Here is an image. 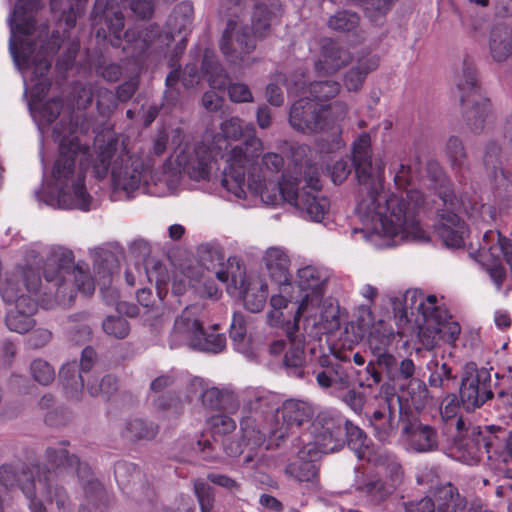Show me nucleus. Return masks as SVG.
I'll return each instance as SVG.
<instances>
[{"instance_id": "obj_45", "label": "nucleus", "mask_w": 512, "mask_h": 512, "mask_svg": "<svg viewBox=\"0 0 512 512\" xmlns=\"http://www.w3.org/2000/svg\"><path fill=\"white\" fill-rule=\"evenodd\" d=\"M35 45L32 41L15 37L10 41V51L15 63L19 67H27L34 52Z\"/></svg>"}, {"instance_id": "obj_48", "label": "nucleus", "mask_w": 512, "mask_h": 512, "mask_svg": "<svg viewBox=\"0 0 512 512\" xmlns=\"http://www.w3.org/2000/svg\"><path fill=\"white\" fill-rule=\"evenodd\" d=\"M194 492L201 512H213L215 502L214 489L204 480L196 479L194 481Z\"/></svg>"}, {"instance_id": "obj_32", "label": "nucleus", "mask_w": 512, "mask_h": 512, "mask_svg": "<svg viewBox=\"0 0 512 512\" xmlns=\"http://www.w3.org/2000/svg\"><path fill=\"white\" fill-rule=\"evenodd\" d=\"M489 53L498 63L512 57V27L505 24L495 25L489 34Z\"/></svg>"}, {"instance_id": "obj_11", "label": "nucleus", "mask_w": 512, "mask_h": 512, "mask_svg": "<svg viewBox=\"0 0 512 512\" xmlns=\"http://www.w3.org/2000/svg\"><path fill=\"white\" fill-rule=\"evenodd\" d=\"M456 85L460 92L463 119L471 132L479 134L491 117V102L482 93L472 62H463L462 74L458 77Z\"/></svg>"}, {"instance_id": "obj_25", "label": "nucleus", "mask_w": 512, "mask_h": 512, "mask_svg": "<svg viewBox=\"0 0 512 512\" xmlns=\"http://www.w3.org/2000/svg\"><path fill=\"white\" fill-rule=\"evenodd\" d=\"M402 478V467L395 465L390 468L388 477L369 480L359 490L371 504L380 505L394 495L402 483Z\"/></svg>"}, {"instance_id": "obj_61", "label": "nucleus", "mask_w": 512, "mask_h": 512, "mask_svg": "<svg viewBox=\"0 0 512 512\" xmlns=\"http://www.w3.org/2000/svg\"><path fill=\"white\" fill-rule=\"evenodd\" d=\"M246 323L242 313L235 312L230 325L229 336L235 343H242L246 336Z\"/></svg>"}, {"instance_id": "obj_51", "label": "nucleus", "mask_w": 512, "mask_h": 512, "mask_svg": "<svg viewBox=\"0 0 512 512\" xmlns=\"http://www.w3.org/2000/svg\"><path fill=\"white\" fill-rule=\"evenodd\" d=\"M104 332L117 339H124L130 332L129 322L121 316H108L102 324Z\"/></svg>"}, {"instance_id": "obj_47", "label": "nucleus", "mask_w": 512, "mask_h": 512, "mask_svg": "<svg viewBox=\"0 0 512 512\" xmlns=\"http://www.w3.org/2000/svg\"><path fill=\"white\" fill-rule=\"evenodd\" d=\"M268 297L266 284H261L256 292L252 289H245L242 292L244 307L253 313L262 311Z\"/></svg>"}, {"instance_id": "obj_40", "label": "nucleus", "mask_w": 512, "mask_h": 512, "mask_svg": "<svg viewBox=\"0 0 512 512\" xmlns=\"http://www.w3.org/2000/svg\"><path fill=\"white\" fill-rule=\"evenodd\" d=\"M343 434L345 435L347 446L355 452L357 458H364L365 452L370 446V439L364 430L347 419Z\"/></svg>"}, {"instance_id": "obj_41", "label": "nucleus", "mask_w": 512, "mask_h": 512, "mask_svg": "<svg viewBox=\"0 0 512 512\" xmlns=\"http://www.w3.org/2000/svg\"><path fill=\"white\" fill-rule=\"evenodd\" d=\"M355 5L363 7L366 16L374 24H381L395 0H350Z\"/></svg>"}, {"instance_id": "obj_60", "label": "nucleus", "mask_w": 512, "mask_h": 512, "mask_svg": "<svg viewBox=\"0 0 512 512\" xmlns=\"http://www.w3.org/2000/svg\"><path fill=\"white\" fill-rule=\"evenodd\" d=\"M225 394L223 391L216 387H211L206 389L202 395L201 400L202 404L211 410H220L223 408V399Z\"/></svg>"}, {"instance_id": "obj_43", "label": "nucleus", "mask_w": 512, "mask_h": 512, "mask_svg": "<svg viewBox=\"0 0 512 512\" xmlns=\"http://www.w3.org/2000/svg\"><path fill=\"white\" fill-rule=\"evenodd\" d=\"M360 17L356 12L341 10L332 15L327 25L330 29L338 32H350L359 26Z\"/></svg>"}, {"instance_id": "obj_10", "label": "nucleus", "mask_w": 512, "mask_h": 512, "mask_svg": "<svg viewBox=\"0 0 512 512\" xmlns=\"http://www.w3.org/2000/svg\"><path fill=\"white\" fill-rule=\"evenodd\" d=\"M347 113L348 106L344 102L324 105L303 97L291 105L288 122L293 130L304 135L326 132L332 137L331 149H339L344 145L340 123Z\"/></svg>"}, {"instance_id": "obj_4", "label": "nucleus", "mask_w": 512, "mask_h": 512, "mask_svg": "<svg viewBox=\"0 0 512 512\" xmlns=\"http://www.w3.org/2000/svg\"><path fill=\"white\" fill-rule=\"evenodd\" d=\"M95 130L94 116L74 111L64 114L53 128L54 142L58 143V157L52 177L58 187V203L62 208L89 211L92 196L85 178L91 161L90 147L82 144L78 134L87 135Z\"/></svg>"}, {"instance_id": "obj_7", "label": "nucleus", "mask_w": 512, "mask_h": 512, "mask_svg": "<svg viewBox=\"0 0 512 512\" xmlns=\"http://www.w3.org/2000/svg\"><path fill=\"white\" fill-rule=\"evenodd\" d=\"M426 172L435 195L443 205V208H438L436 211V232L445 246L461 248L464 246L468 227L458 213L463 212L469 217H478L488 213L493 219L495 209L483 204L475 193H463L458 197L455 194L452 181L438 161L430 160L426 165Z\"/></svg>"}, {"instance_id": "obj_1", "label": "nucleus", "mask_w": 512, "mask_h": 512, "mask_svg": "<svg viewBox=\"0 0 512 512\" xmlns=\"http://www.w3.org/2000/svg\"><path fill=\"white\" fill-rule=\"evenodd\" d=\"M43 275L49 284V292L44 291L41 301L46 308L56 304L72 302L76 290L85 295H92L95 283L90 275L89 266L85 262H74V254L67 249L51 252L43 264ZM42 281L38 269L23 266L6 279L1 288V296L5 303H14L5 318L9 330L23 334L30 331L38 311Z\"/></svg>"}, {"instance_id": "obj_52", "label": "nucleus", "mask_w": 512, "mask_h": 512, "mask_svg": "<svg viewBox=\"0 0 512 512\" xmlns=\"http://www.w3.org/2000/svg\"><path fill=\"white\" fill-rule=\"evenodd\" d=\"M118 98L114 92L109 89L101 88L97 91L96 106L98 113L103 117H110L118 106Z\"/></svg>"}, {"instance_id": "obj_55", "label": "nucleus", "mask_w": 512, "mask_h": 512, "mask_svg": "<svg viewBox=\"0 0 512 512\" xmlns=\"http://www.w3.org/2000/svg\"><path fill=\"white\" fill-rule=\"evenodd\" d=\"M96 74L107 82H117L120 80L123 70L118 63L107 62L105 60L98 61L95 65Z\"/></svg>"}, {"instance_id": "obj_19", "label": "nucleus", "mask_w": 512, "mask_h": 512, "mask_svg": "<svg viewBox=\"0 0 512 512\" xmlns=\"http://www.w3.org/2000/svg\"><path fill=\"white\" fill-rule=\"evenodd\" d=\"M241 439L224 440L223 449L230 457H237L244 453V462L254 460L256 450L261 447L268 436L266 427H259L256 419L252 416L243 417L240 422Z\"/></svg>"}, {"instance_id": "obj_27", "label": "nucleus", "mask_w": 512, "mask_h": 512, "mask_svg": "<svg viewBox=\"0 0 512 512\" xmlns=\"http://www.w3.org/2000/svg\"><path fill=\"white\" fill-rule=\"evenodd\" d=\"M368 345L375 356V362L381 368L389 380L395 381L398 360L393 354L396 350L395 339L390 336H382L379 338L375 334H371L368 339Z\"/></svg>"}, {"instance_id": "obj_37", "label": "nucleus", "mask_w": 512, "mask_h": 512, "mask_svg": "<svg viewBox=\"0 0 512 512\" xmlns=\"http://www.w3.org/2000/svg\"><path fill=\"white\" fill-rule=\"evenodd\" d=\"M446 157L452 170L459 176V181L464 179V172L469 169L468 156L462 140L457 136H451L447 140L445 148Z\"/></svg>"}, {"instance_id": "obj_30", "label": "nucleus", "mask_w": 512, "mask_h": 512, "mask_svg": "<svg viewBox=\"0 0 512 512\" xmlns=\"http://www.w3.org/2000/svg\"><path fill=\"white\" fill-rule=\"evenodd\" d=\"M351 59L352 56L348 50L331 39L325 40L321 47L320 58L316 63V69L325 73H334L347 65Z\"/></svg>"}, {"instance_id": "obj_15", "label": "nucleus", "mask_w": 512, "mask_h": 512, "mask_svg": "<svg viewBox=\"0 0 512 512\" xmlns=\"http://www.w3.org/2000/svg\"><path fill=\"white\" fill-rule=\"evenodd\" d=\"M400 424L402 440L410 450L418 453L437 450L439 445L437 429L430 424L422 422L418 412L401 410Z\"/></svg>"}, {"instance_id": "obj_5", "label": "nucleus", "mask_w": 512, "mask_h": 512, "mask_svg": "<svg viewBox=\"0 0 512 512\" xmlns=\"http://www.w3.org/2000/svg\"><path fill=\"white\" fill-rule=\"evenodd\" d=\"M194 7L191 2L178 3L167 20L169 31L162 32L158 24H149L143 29L131 28L124 33V15L114 2H107L104 7L96 1L92 12V25L99 41L107 42L135 60L144 58L154 43L170 45L173 33L181 35L190 33L193 22Z\"/></svg>"}, {"instance_id": "obj_42", "label": "nucleus", "mask_w": 512, "mask_h": 512, "mask_svg": "<svg viewBox=\"0 0 512 512\" xmlns=\"http://www.w3.org/2000/svg\"><path fill=\"white\" fill-rule=\"evenodd\" d=\"M319 468L313 460L299 459L290 463L286 472L299 482H313L318 478Z\"/></svg>"}, {"instance_id": "obj_56", "label": "nucleus", "mask_w": 512, "mask_h": 512, "mask_svg": "<svg viewBox=\"0 0 512 512\" xmlns=\"http://www.w3.org/2000/svg\"><path fill=\"white\" fill-rule=\"evenodd\" d=\"M437 297L435 295H428L426 301H421L417 307L419 313L422 314L426 321L434 320L436 323H440V310L436 306Z\"/></svg>"}, {"instance_id": "obj_6", "label": "nucleus", "mask_w": 512, "mask_h": 512, "mask_svg": "<svg viewBox=\"0 0 512 512\" xmlns=\"http://www.w3.org/2000/svg\"><path fill=\"white\" fill-rule=\"evenodd\" d=\"M351 160L356 178L360 185V200L356 210L362 217L380 222L387 234H395L407 225L403 211V201L395 196L386 199L385 204L378 202L383 190L384 164L374 171L372 166V140L368 132L359 134L352 143ZM409 226L414 227L412 221Z\"/></svg>"}, {"instance_id": "obj_63", "label": "nucleus", "mask_w": 512, "mask_h": 512, "mask_svg": "<svg viewBox=\"0 0 512 512\" xmlns=\"http://www.w3.org/2000/svg\"><path fill=\"white\" fill-rule=\"evenodd\" d=\"M351 173V166L347 160L336 161L331 167V179L334 184L343 183Z\"/></svg>"}, {"instance_id": "obj_26", "label": "nucleus", "mask_w": 512, "mask_h": 512, "mask_svg": "<svg viewBox=\"0 0 512 512\" xmlns=\"http://www.w3.org/2000/svg\"><path fill=\"white\" fill-rule=\"evenodd\" d=\"M286 336L289 341V347L284 354L283 365L287 373L297 378L304 377V364H305V337L298 334L299 321H297V328L294 327V322L291 324L287 321Z\"/></svg>"}, {"instance_id": "obj_36", "label": "nucleus", "mask_w": 512, "mask_h": 512, "mask_svg": "<svg viewBox=\"0 0 512 512\" xmlns=\"http://www.w3.org/2000/svg\"><path fill=\"white\" fill-rule=\"evenodd\" d=\"M434 502L437 512H461L466 507V498L461 496L458 488L446 483L435 489Z\"/></svg>"}, {"instance_id": "obj_62", "label": "nucleus", "mask_w": 512, "mask_h": 512, "mask_svg": "<svg viewBox=\"0 0 512 512\" xmlns=\"http://www.w3.org/2000/svg\"><path fill=\"white\" fill-rule=\"evenodd\" d=\"M51 88V82L47 79H41L36 84L33 85L30 91V103L29 106L31 109H35L37 104H40L43 99L48 94Z\"/></svg>"}, {"instance_id": "obj_21", "label": "nucleus", "mask_w": 512, "mask_h": 512, "mask_svg": "<svg viewBox=\"0 0 512 512\" xmlns=\"http://www.w3.org/2000/svg\"><path fill=\"white\" fill-rule=\"evenodd\" d=\"M96 351L91 346L83 349L80 363L68 362L62 366L59 372V378L66 395L71 399H79L84 389L85 382L90 376H96L91 373V369L96 360Z\"/></svg>"}, {"instance_id": "obj_59", "label": "nucleus", "mask_w": 512, "mask_h": 512, "mask_svg": "<svg viewBox=\"0 0 512 512\" xmlns=\"http://www.w3.org/2000/svg\"><path fill=\"white\" fill-rule=\"evenodd\" d=\"M460 409V401L455 394L447 393L440 407V414L445 422L457 417Z\"/></svg>"}, {"instance_id": "obj_8", "label": "nucleus", "mask_w": 512, "mask_h": 512, "mask_svg": "<svg viewBox=\"0 0 512 512\" xmlns=\"http://www.w3.org/2000/svg\"><path fill=\"white\" fill-rule=\"evenodd\" d=\"M282 15L279 0H270L269 4L258 3L252 15V27L240 25L237 20L229 19L224 29L219 48L227 62L234 65L251 63L250 54L255 50L257 39L265 37L270 26Z\"/></svg>"}, {"instance_id": "obj_53", "label": "nucleus", "mask_w": 512, "mask_h": 512, "mask_svg": "<svg viewBox=\"0 0 512 512\" xmlns=\"http://www.w3.org/2000/svg\"><path fill=\"white\" fill-rule=\"evenodd\" d=\"M31 374L35 381L48 385L55 379L54 368L42 359H35L30 365Z\"/></svg>"}, {"instance_id": "obj_44", "label": "nucleus", "mask_w": 512, "mask_h": 512, "mask_svg": "<svg viewBox=\"0 0 512 512\" xmlns=\"http://www.w3.org/2000/svg\"><path fill=\"white\" fill-rule=\"evenodd\" d=\"M308 90L314 101L326 102L339 94L341 85L333 80L315 81L309 84Z\"/></svg>"}, {"instance_id": "obj_49", "label": "nucleus", "mask_w": 512, "mask_h": 512, "mask_svg": "<svg viewBox=\"0 0 512 512\" xmlns=\"http://www.w3.org/2000/svg\"><path fill=\"white\" fill-rule=\"evenodd\" d=\"M376 365V362L370 361L363 369L353 371L359 386L372 388L382 381V374Z\"/></svg>"}, {"instance_id": "obj_38", "label": "nucleus", "mask_w": 512, "mask_h": 512, "mask_svg": "<svg viewBox=\"0 0 512 512\" xmlns=\"http://www.w3.org/2000/svg\"><path fill=\"white\" fill-rule=\"evenodd\" d=\"M431 371L428 384L431 388H439L443 393H448L457 385V377L452 374V369L447 363L438 364L437 361H430L427 365Z\"/></svg>"}, {"instance_id": "obj_29", "label": "nucleus", "mask_w": 512, "mask_h": 512, "mask_svg": "<svg viewBox=\"0 0 512 512\" xmlns=\"http://www.w3.org/2000/svg\"><path fill=\"white\" fill-rule=\"evenodd\" d=\"M187 329L190 331V344L194 349L220 353L226 347V337L222 333L207 332L202 323L194 319L191 324L187 323Z\"/></svg>"}, {"instance_id": "obj_23", "label": "nucleus", "mask_w": 512, "mask_h": 512, "mask_svg": "<svg viewBox=\"0 0 512 512\" xmlns=\"http://www.w3.org/2000/svg\"><path fill=\"white\" fill-rule=\"evenodd\" d=\"M277 412L281 415L282 424L279 428H267L268 435L276 438L286 437L294 428L310 421L313 416L312 407L305 401L288 399L283 402Z\"/></svg>"}, {"instance_id": "obj_34", "label": "nucleus", "mask_w": 512, "mask_h": 512, "mask_svg": "<svg viewBox=\"0 0 512 512\" xmlns=\"http://www.w3.org/2000/svg\"><path fill=\"white\" fill-rule=\"evenodd\" d=\"M369 422L374 429V436L380 442H389L390 438L396 434L395 414L387 403L371 413Z\"/></svg>"}, {"instance_id": "obj_46", "label": "nucleus", "mask_w": 512, "mask_h": 512, "mask_svg": "<svg viewBox=\"0 0 512 512\" xmlns=\"http://www.w3.org/2000/svg\"><path fill=\"white\" fill-rule=\"evenodd\" d=\"M87 390L91 396L105 394L107 397L117 390V379L112 375H106L99 381V377L90 376L87 378Z\"/></svg>"}, {"instance_id": "obj_3", "label": "nucleus", "mask_w": 512, "mask_h": 512, "mask_svg": "<svg viewBox=\"0 0 512 512\" xmlns=\"http://www.w3.org/2000/svg\"><path fill=\"white\" fill-rule=\"evenodd\" d=\"M46 463H37L32 471L25 463L16 462L0 466V484L8 489L19 488L29 500L31 512H47L42 501L36 499L35 475L43 485L47 495L60 512H70L71 502L65 485L79 484L87 500V506L81 505L79 512H105L106 491L94 478L92 469L70 454L65 447H48L45 451Z\"/></svg>"}, {"instance_id": "obj_18", "label": "nucleus", "mask_w": 512, "mask_h": 512, "mask_svg": "<svg viewBox=\"0 0 512 512\" xmlns=\"http://www.w3.org/2000/svg\"><path fill=\"white\" fill-rule=\"evenodd\" d=\"M202 72L209 86L218 91L227 90L229 99L234 103H249L253 95L248 85L231 83L230 77L217 57L210 50H205L202 60Z\"/></svg>"}, {"instance_id": "obj_35", "label": "nucleus", "mask_w": 512, "mask_h": 512, "mask_svg": "<svg viewBox=\"0 0 512 512\" xmlns=\"http://www.w3.org/2000/svg\"><path fill=\"white\" fill-rule=\"evenodd\" d=\"M265 263L269 275L279 285L290 283L292 275L289 272L290 260L287 254L279 248H269L265 255Z\"/></svg>"}, {"instance_id": "obj_33", "label": "nucleus", "mask_w": 512, "mask_h": 512, "mask_svg": "<svg viewBox=\"0 0 512 512\" xmlns=\"http://www.w3.org/2000/svg\"><path fill=\"white\" fill-rule=\"evenodd\" d=\"M380 59L375 54H366L357 59V63L344 76V86L348 91H358L367 75L376 70L379 66Z\"/></svg>"}, {"instance_id": "obj_50", "label": "nucleus", "mask_w": 512, "mask_h": 512, "mask_svg": "<svg viewBox=\"0 0 512 512\" xmlns=\"http://www.w3.org/2000/svg\"><path fill=\"white\" fill-rule=\"evenodd\" d=\"M208 424L215 441H217V437L230 434L236 429L235 420L225 414L211 416L208 420Z\"/></svg>"}, {"instance_id": "obj_22", "label": "nucleus", "mask_w": 512, "mask_h": 512, "mask_svg": "<svg viewBox=\"0 0 512 512\" xmlns=\"http://www.w3.org/2000/svg\"><path fill=\"white\" fill-rule=\"evenodd\" d=\"M491 376L486 369L468 373L460 385V401L466 411H474L493 397Z\"/></svg>"}, {"instance_id": "obj_9", "label": "nucleus", "mask_w": 512, "mask_h": 512, "mask_svg": "<svg viewBox=\"0 0 512 512\" xmlns=\"http://www.w3.org/2000/svg\"><path fill=\"white\" fill-rule=\"evenodd\" d=\"M96 157L92 171L97 179H104L111 168V180L114 189L131 193L137 190L142 179L143 163L128 153H121L112 163L119 148V138L112 128L96 132Z\"/></svg>"}, {"instance_id": "obj_28", "label": "nucleus", "mask_w": 512, "mask_h": 512, "mask_svg": "<svg viewBox=\"0 0 512 512\" xmlns=\"http://www.w3.org/2000/svg\"><path fill=\"white\" fill-rule=\"evenodd\" d=\"M351 361V349L332 348V354H322L318 357L321 368L330 369L334 383L339 388H348L351 384V373L345 367V363Z\"/></svg>"}, {"instance_id": "obj_13", "label": "nucleus", "mask_w": 512, "mask_h": 512, "mask_svg": "<svg viewBox=\"0 0 512 512\" xmlns=\"http://www.w3.org/2000/svg\"><path fill=\"white\" fill-rule=\"evenodd\" d=\"M494 426H486L484 430L479 426L465 428V422L462 417L456 419V429L458 435L454 439V451L458 459L466 464L472 465L478 463L482 457L487 454L491 458V453H497L499 438L494 435L491 429Z\"/></svg>"}, {"instance_id": "obj_20", "label": "nucleus", "mask_w": 512, "mask_h": 512, "mask_svg": "<svg viewBox=\"0 0 512 512\" xmlns=\"http://www.w3.org/2000/svg\"><path fill=\"white\" fill-rule=\"evenodd\" d=\"M214 160L213 149L202 142L185 144L175 158L177 166L194 181L209 179Z\"/></svg>"}, {"instance_id": "obj_31", "label": "nucleus", "mask_w": 512, "mask_h": 512, "mask_svg": "<svg viewBox=\"0 0 512 512\" xmlns=\"http://www.w3.org/2000/svg\"><path fill=\"white\" fill-rule=\"evenodd\" d=\"M37 2L34 0H17L11 23L13 34L32 35L36 30Z\"/></svg>"}, {"instance_id": "obj_16", "label": "nucleus", "mask_w": 512, "mask_h": 512, "mask_svg": "<svg viewBox=\"0 0 512 512\" xmlns=\"http://www.w3.org/2000/svg\"><path fill=\"white\" fill-rule=\"evenodd\" d=\"M506 155L495 142L489 141L484 149L483 166L489 178L494 197L500 201H512V173L504 168Z\"/></svg>"}, {"instance_id": "obj_24", "label": "nucleus", "mask_w": 512, "mask_h": 512, "mask_svg": "<svg viewBox=\"0 0 512 512\" xmlns=\"http://www.w3.org/2000/svg\"><path fill=\"white\" fill-rule=\"evenodd\" d=\"M347 419L336 411H321L312 422V434L317 442L328 445L334 443L331 450L342 442L343 429Z\"/></svg>"}, {"instance_id": "obj_39", "label": "nucleus", "mask_w": 512, "mask_h": 512, "mask_svg": "<svg viewBox=\"0 0 512 512\" xmlns=\"http://www.w3.org/2000/svg\"><path fill=\"white\" fill-rule=\"evenodd\" d=\"M158 433V426L151 421L141 418L131 419L126 422L121 434L130 441L152 440Z\"/></svg>"}, {"instance_id": "obj_58", "label": "nucleus", "mask_w": 512, "mask_h": 512, "mask_svg": "<svg viewBox=\"0 0 512 512\" xmlns=\"http://www.w3.org/2000/svg\"><path fill=\"white\" fill-rule=\"evenodd\" d=\"M139 75L129 77L128 80L124 81L116 88V96L119 102H128L136 93L139 88Z\"/></svg>"}, {"instance_id": "obj_14", "label": "nucleus", "mask_w": 512, "mask_h": 512, "mask_svg": "<svg viewBox=\"0 0 512 512\" xmlns=\"http://www.w3.org/2000/svg\"><path fill=\"white\" fill-rule=\"evenodd\" d=\"M297 284L301 291H310L303 297L294 313V327L302 316L313 318V324H321L327 321L320 304L324 294V280L319 270L313 266H306L298 270Z\"/></svg>"}, {"instance_id": "obj_12", "label": "nucleus", "mask_w": 512, "mask_h": 512, "mask_svg": "<svg viewBox=\"0 0 512 512\" xmlns=\"http://www.w3.org/2000/svg\"><path fill=\"white\" fill-rule=\"evenodd\" d=\"M395 170L394 175V183L396 187L400 190H404L406 193V198H403L402 195L398 196L394 193H391L390 195H386L384 192V189L380 191L378 202L381 205L385 204L386 199L395 196L398 199H401L403 201V211L404 217L406 222L412 221L413 224H415V227H410L409 224L403 226L401 229H399L395 234H387L384 230L383 225L379 222L381 231L384 236L387 237H395L399 234L405 235V236H411L414 239L420 240V241H428L429 236L427 232L421 227L420 221L417 218V209L424 203V196L421 191L415 190V189H408V187L412 183L413 179V172L410 165L406 164H399L397 169ZM378 223V221H375Z\"/></svg>"}, {"instance_id": "obj_54", "label": "nucleus", "mask_w": 512, "mask_h": 512, "mask_svg": "<svg viewBox=\"0 0 512 512\" xmlns=\"http://www.w3.org/2000/svg\"><path fill=\"white\" fill-rule=\"evenodd\" d=\"M64 103L61 97H55L44 104L39 108V116L42 122L46 124L53 123L61 114Z\"/></svg>"}, {"instance_id": "obj_17", "label": "nucleus", "mask_w": 512, "mask_h": 512, "mask_svg": "<svg viewBox=\"0 0 512 512\" xmlns=\"http://www.w3.org/2000/svg\"><path fill=\"white\" fill-rule=\"evenodd\" d=\"M115 480L124 494L140 505L154 506L156 492L146 480L144 473L134 463L118 461L114 466Z\"/></svg>"}, {"instance_id": "obj_57", "label": "nucleus", "mask_w": 512, "mask_h": 512, "mask_svg": "<svg viewBox=\"0 0 512 512\" xmlns=\"http://www.w3.org/2000/svg\"><path fill=\"white\" fill-rule=\"evenodd\" d=\"M220 129L224 138L229 140H239L244 134L242 121L238 117H231L225 120L222 122Z\"/></svg>"}, {"instance_id": "obj_2", "label": "nucleus", "mask_w": 512, "mask_h": 512, "mask_svg": "<svg viewBox=\"0 0 512 512\" xmlns=\"http://www.w3.org/2000/svg\"><path fill=\"white\" fill-rule=\"evenodd\" d=\"M247 139L234 146L227 159L221 178V185L239 199L246 198L247 190L254 196H260L268 205H277L285 201L301 211L309 219L320 222L330 208V200L320 195L322 184L318 168L314 164H306L303 176L292 177L288 173L282 175L277 188L270 193L265 178L260 174L246 173L263 151V142L255 136L253 124L246 125Z\"/></svg>"}, {"instance_id": "obj_64", "label": "nucleus", "mask_w": 512, "mask_h": 512, "mask_svg": "<svg viewBox=\"0 0 512 512\" xmlns=\"http://www.w3.org/2000/svg\"><path fill=\"white\" fill-rule=\"evenodd\" d=\"M435 509V502L430 497H424L418 501H411L405 506L406 512H434Z\"/></svg>"}]
</instances>
